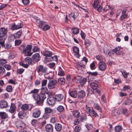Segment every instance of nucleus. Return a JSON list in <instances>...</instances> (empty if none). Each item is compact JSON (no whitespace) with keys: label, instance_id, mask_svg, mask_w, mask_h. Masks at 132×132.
<instances>
[{"label":"nucleus","instance_id":"obj_1","mask_svg":"<svg viewBox=\"0 0 132 132\" xmlns=\"http://www.w3.org/2000/svg\"><path fill=\"white\" fill-rule=\"evenodd\" d=\"M38 89H34L31 91L30 93L32 94V97L36 101L37 103L40 105L43 103L46 97L44 93H41L39 95L38 94Z\"/></svg>","mask_w":132,"mask_h":132},{"label":"nucleus","instance_id":"obj_2","mask_svg":"<svg viewBox=\"0 0 132 132\" xmlns=\"http://www.w3.org/2000/svg\"><path fill=\"white\" fill-rule=\"evenodd\" d=\"M32 62L31 59L29 57H27L24 59V62H20L19 63V64L20 65L25 68H27L28 67V64H30Z\"/></svg>","mask_w":132,"mask_h":132},{"label":"nucleus","instance_id":"obj_3","mask_svg":"<svg viewBox=\"0 0 132 132\" xmlns=\"http://www.w3.org/2000/svg\"><path fill=\"white\" fill-rule=\"evenodd\" d=\"M32 46L31 45H27L26 48L23 50L22 53L26 56H31L32 54L31 49Z\"/></svg>","mask_w":132,"mask_h":132},{"label":"nucleus","instance_id":"obj_4","mask_svg":"<svg viewBox=\"0 0 132 132\" xmlns=\"http://www.w3.org/2000/svg\"><path fill=\"white\" fill-rule=\"evenodd\" d=\"M122 49L119 46L116 47L114 49L112 50L111 52H114L118 55H120L121 56H123L125 54L122 50Z\"/></svg>","mask_w":132,"mask_h":132},{"label":"nucleus","instance_id":"obj_5","mask_svg":"<svg viewBox=\"0 0 132 132\" xmlns=\"http://www.w3.org/2000/svg\"><path fill=\"white\" fill-rule=\"evenodd\" d=\"M114 9L113 8L110 6H109L107 5L104 9V12L105 13L110 12V16H112L114 14Z\"/></svg>","mask_w":132,"mask_h":132},{"label":"nucleus","instance_id":"obj_6","mask_svg":"<svg viewBox=\"0 0 132 132\" xmlns=\"http://www.w3.org/2000/svg\"><path fill=\"white\" fill-rule=\"evenodd\" d=\"M57 83V81L55 80H50L48 84V88L50 89H52L55 87V85Z\"/></svg>","mask_w":132,"mask_h":132},{"label":"nucleus","instance_id":"obj_7","mask_svg":"<svg viewBox=\"0 0 132 132\" xmlns=\"http://www.w3.org/2000/svg\"><path fill=\"white\" fill-rule=\"evenodd\" d=\"M23 25L21 23H14L12 25L11 27V29L12 30H16L22 28Z\"/></svg>","mask_w":132,"mask_h":132},{"label":"nucleus","instance_id":"obj_8","mask_svg":"<svg viewBox=\"0 0 132 132\" xmlns=\"http://www.w3.org/2000/svg\"><path fill=\"white\" fill-rule=\"evenodd\" d=\"M106 65L104 62H99L98 67L101 70L104 71L105 70L106 68Z\"/></svg>","mask_w":132,"mask_h":132},{"label":"nucleus","instance_id":"obj_9","mask_svg":"<svg viewBox=\"0 0 132 132\" xmlns=\"http://www.w3.org/2000/svg\"><path fill=\"white\" fill-rule=\"evenodd\" d=\"M45 130L47 132H52L53 131V127L51 124H48L45 127Z\"/></svg>","mask_w":132,"mask_h":132},{"label":"nucleus","instance_id":"obj_10","mask_svg":"<svg viewBox=\"0 0 132 132\" xmlns=\"http://www.w3.org/2000/svg\"><path fill=\"white\" fill-rule=\"evenodd\" d=\"M47 102L50 105H52L55 103V99L54 97H50L47 99Z\"/></svg>","mask_w":132,"mask_h":132},{"label":"nucleus","instance_id":"obj_11","mask_svg":"<svg viewBox=\"0 0 132 132\" xmlns=\"http://www.w3.org/2000/svg\"><path fill=\"white\" fill-rule=\"evenodd\" d=\"M63 94H59L55 95L54 97L56 101L59 102L63 99Z\"/></svg>","mask_w":132,"mask_h":132},{"label":"nucleus","instance_id":"obj_12","mask_svg":"<svg viewBox=\"0 0 132 132\" xmlns=\"http://www.w3.org/2000/svg\"><path fill=\"white\" fill-rule=\"evenodd\" d=\"M47 69L45 68L44 67L42 66H39L37 69V71L39 73L40 72L45 73L46 72Z\"/></svg>","mask_w":132,"mask_h":132},{"label":"nucleus","instance_id":"obj_13","mask_svg":"<svg viewBox=\"0 0 132 132\" xmlns=\"http://www.w3.org/2000/svg\"><path fill=\"white\" fill-rule=\"evenodd\" d=\"M36 22L38 24L39 27L40 28H42L43 25L46 23V22L45 21H40L38 18L36 19Z\"/></svg>","mask_w":132,"mask_h":132},{"label":"nucleus","instance_id":"obj_14","mask_svg":"<svg viewBox=\"0 0 132 132\" xmlns=\"http://www.w3.org/2000/svg\"><path fill=\"white\" fill-rule=\"evenodd\" d=\"M86 95L85 92L81 90L78 93V98L79 99H82L84 98Z\"/></svg>","mask_w":132,"mask_h":132},{"label":"nucleus","instance_id":"obj_15","mask_svg":"<svg viewBox=\"0 0 132 132\" xmlns=\"http://www.w3.org/2000/svg\"><path fill=\"white\" fill-rule=\"evenodd\" d=\"M40 111L37 109H36L33 113V116L35 118L38 117L40 116Z\"/></svg>","mask_w":132,"mask_h":132},{"label":"nucleus","instance_id":"obj_16","mask_svg":"<svg viewBox=\"0 0 132 132\" xmlns=\"http://www.w3.org/2000/svg\"><path fill=\"white\" fill-rule=\"evenodd\" d=\"M8 106L7 102L3 100L0 102V107L2 108H6Z\"/></svg>","mask_w":132,"mask_h":132},{"label":"nucleus","instance_id":"obj_17","mask_svg":"<svg viewBox=\"0 0 132 132\" xmlns=\"http://www.w3.org/2000/svg\"><path fill=\"white\" fill-rule=\"evenodd\" d=\"M16 127L18 128H24L25 127V124L22 121H21L17 122L16 123Z\"/></svg>","mask_w":132,"mask_h":132},{"label":"nucleus","instance_id":"obj_18","mask_svg":"<svg viewBox=\"0 0 132 132\" xmlns=\"http://www.w3.org/2000/svg\"><path fill=\"white\" fill-rule=\"evenodd\" d=\"M127 10L125 9L123 10L122 13V15L120 16V20H122L124 19L127 16L126 14Z\"/></svg>","mask_w":132,"mask_h":132},{"label":"nucleus","instance_id":"obj_19","mask_svg":"<svg viewBox=\"0 0 132 132\" xmlns=\"http://www.w3.org/2000/svg\"><path fill=\"white\" fill-rule=\"evenodd\" d=\"M33 59L36 61H38L40 59V55L38 53H36L32 56Z\"/></svg>","mask_w":132,"mask_h":132},{"label":"nucleus","instance_id":"obj_20","mask_svg":"<svg viewBox=\"0 0 132 132\" xmlns=\"http://www.w3.org/2000/svg\"><path fill=\"white\" fill-rule=\"evenodd\" d=\"M69 94L70 96L72 97L75 98L77 96V92L75 90L69 92Z\"/></svg>","mask_w":132,"mask_h":132},{"label":"nucleus","instance_id":"obj_21","mask_svg":"<svg viewBox=\"0 0 132 132\" xmlns=\"http://www.w3.org/2000/svg\"><path fill=\"white\" fill-rule=\"evenodd\" d=\"M44 55L47 57H50L52 55V52L47 51H45L43 52Z\"/></svg>","mask_w":132,"mask_h":132},{"label":"nucleus","instance_id":"obj_22","mask_svg":"<svg viewBox=\"0 0 132 132\" xmlns=\"http://www.w3.org/2000/svg\"><path fill=\"white\" fill-rule=\"evenodd\" d=\"M16 109V107L12 103L10 107V109L9 110V112L12 113H13L15 111Z\"/></svg>","mask_w":132,"mask_h":132},{"label":"nucleus","instance_id":"obj_23","mask_svg":"<svg viewBox=\"0 0 132 132\" xmlns=\"http://www.w3.org/2000/svg\"><path fill=\"white\" fill-rule=\"evenodd\" d=\"M44 74V76L45 78L49 79H51L53 77L51 73H46V72Z\"/></svg>","mask_w":132,"mask_h":132},{"label":"nucleus","instance_id":"obj_24","mask_svg":"<svg viewBox=\"0 0 132 132\" xmlns=\"http://www.w3.org/2000/svg\"><path fill=\"white\" fill-rule=\"evenodd\" d=\"M62 126L61 124L59 123H56L55 125V128L56 131H59L62 129Z\"/></svg>","mask_w":132,"mask_h":132},{"label":"nucleus","instance_id":"obj_25","mask_svg":"<svg viewBox=\"0 0 132 132\" xmlns=\"http://www.w3.org/2000/svg\"><path fill=\"white\" fill-rule=\"evenodd\" d=\"M7 30L4 28H1L0 29V33L5 36H7Z\"/></svg>","mask_w":132,"mask_h":132},{"label":"nucleus","instance_id":"obj_26","mask_svg":"<svg viewBox=\"0 0 132 132\" xmlns=\"http://www.w3.org/2000/svg\"><path fill=\"white\" fill-rule=\"evenodd\" d=\"M132 103L131 100L129 98H127L125 99L124 102V104L127 105H130Z\"/></svg>","mask_w":132,"mask_h":132},{"label":"nucleus","instance_id":"obj_27","mask_svg":"<svg viewBox=\"0 0 132 132\" xmlns=\"http://www.w3.org/2000/svg\"><path fill=\"white\" fill-rule=\"evenodd\" d=\"M64 73L60 67H59L58 75L60 76H63L64 75Z\"/></svg>","mask_w":132,"mask_h":132},{"label":"nucleus","instance_id":"obj_28","mask_svg":"<svg viewBox=\"0 0 132 132\" xmlns=\"http://www.w3.org/2000/svg\"><path fill=\"white\" fill-rule=\"evenodd\" d=\"M22 33L21 30H19L17 31L14 35V37L16 38H19L21 37Z\"/></svg>","mask_w":132,"mask_h":132},{"label":"nucleus","instance_id":"obj_29","mask_svg":"<svg viewBox=\"0 0 132 132\" xmlns=\"http://www.w3.org/2000/svg\"><path fill=\"white\" fill-rule=\"evenodd\" d=\"M90 87L93 89L96 90L98 88V85L94 82H91L90 84Z\"/></svg>","mask_w":132,"mask_h":132},{"label":"nucleus","instance_id":"obj_30","mask_svg":"<svg viewBox=\"0 0 132 132\" xmlns=\"http://www.w3.org/2000/svg\"><path fill=\"white\" fill-rule=\"evenodd\" d=\"M82 77L80 76H77L74 77L73 79L74 82H77L79 81Z\"/></svg>","mask_w":132,"mask_h":132},{"label":"nucleus","instance_id":"obj_31","mask_svg":"<svg viewBox=\"0 0 132 132\" xmlns=\"http://www.w3.org/2000/svg\"><path fill=\"white\" fill-rule=\"evenodd\" d=\"M112 115L114 116H118L119 114V112L118 109H116L113 110L112 112Z\"/></svg>","mask_w":132,"mask_h":132},{"label":"nucleus","instance_id":"obj_32","mask_svg":"<svg viewBox=\"0 0 132 132\" xmlns=\"http://www.w3.org/2000/svg\"><path fill=\"white\" fill-rule=\"evenodd\" d=\"M58 82L61 85H63L65 83V79L64 78H59L58 80Z\"/></svg>","mask_w":132,"mask_h":132},{"label":"nucleus","instance_id":"obj_33","mask_svg":"<svg viewBox=\"0 0 132 132\" xmlns=\"http://www.w3.org/2000/svg\"><path fill=\"white\" fill-rule=\"evenodd\" d=\"M86 78L81 77L79 82L82 86L85 84L86 81Z\"/></svg>","mask_w":132,"mask_h":132},{"label":"nucleus","instance_id":"obj_34","mask_svg":"<svg viewBox=\"0 0 132 132\" xmlns=\"http://www.w3.org/2000/svg\"><path fill=\"white\" fill-rule=\"evenodd\" d=\"M122 129V127L118 126H116L115 128V130L116 132H120L121 131Z\"/></svg>","mask_w":132,"mask_h":132},{"label":"nucleus","instance_id":"obj_35","mask_svg":"<svg viewBox=\"0 0 132 132\" xmlns=\"http://www.w3.org/2000/svg\"><path fill=\"white\" fill-rule=\"evenodd\" d=\"M73 115L76 117H78L79 116V112L77 110L73 111L72 112Z\"/></svg>","mask_w":132,"mask_h":132},{"label":"nucleus","instance_id":"obj_36","mask_svg":"<svg viewBox=\"0 0 132 132\" xmlns=\"http://www.w3.org/2000/svg\"><path fill=\"white\" fill-rule=\"evenodd\" d=\"M72 31L74 34H77L79 32V30L76 28H73L72 29Z\"/></svg>","mask_w":132,"mask_h":132},{"label":"nucleus","instance_id":"obj_37","mask_svg":"<svg viewBox=\"0 0 132 132\" xmlns=\"http://www.w3.org/2000/svg\"><path fill=\"white\" fill-rule=\"evenodd\" d=\"M91 116L96 117L98 116V114L94 111V110L92 108V110L89 114Z\"/></svg>","mask_w":132,"mask_h":132},{"label":"nucleus","instance_id":"obj_38","mask_svg":"<svg viewBox=\"0 0 132 132\" xmlns=\"http://www.w3.org/2000/svg\"><path fill=\"white\" fill-rule=\"evenodd\" d=\"M29 108L28 105L26 104L23 105L21 107V109L24 111H26L28 110Z\"/></svg>","mask_w":132,"mask_h":132},{"label":"nucleus","instance_id":"obj_39","mask_svg":"<svg viewBox=\"0 0 132 132\" xmlns=\"http://www.w3.org/2000/svg\"><path fill=\"white\" fill-rule=\"evenodd\" d=\"M92 110V108L91 109L90 107L88 106L87 105L86 106L85 111L87 113L89 114Z\"/></svg>","mask_w":132,"mask_h":132},{"label":"nucleus","instance_id":"obj_40","mask_svg":"<svg viewBox=\"0 0 132 132\" xmlns=\"http://www.w3.org/2000/svg\"><path fill=\"white\" fill-rule=\"evenodd\" d=\"M71 16L74 19L77 17L78 15V13L77 12H75L74 13H72L71 14Z\"/></svg>","mask_w":132,"mask_h":132},{"label":"nucleus","instance_id":"obj_41","mask_svg":"<svg viewBox=\"0 0 132 132\" xmlns=\"http://www.w3.org/2000/svg\"><path fill=\"white\" fill-rule=\"evenodd\" d=\"M1 117L2 119H5L8 116L7 114L5 112H2Z\"/></svg>","mask_w":132,"mask_h":132},{"label":"nucleus","instance_id":"obj_42","mask_svg":"<svg viewBox=\"0 0 132 132\" xmlns=\"http://www.w3.org/2000/svg\"><path fill=\"white\" fill-rule=\"evenodd\" d=\"M94 79V77L92 76L89 75L88 76L87 78L86 79H87L88 82L91 81L93 80Z\"/></svg>","mask_w":132,"mask_h":132},{"label":"nucleus","instance_id":"obj_43","mask_svg":"<svg viewBox=\"0 0 132 132\" xmlns=\"http://www.w3.org/2000/svg\"><path fill=\"white\" fill-rule=\"evenodd\" d=\"M64 107L62 105H60L57 108V110L60 112L64 110Z\"/></svg>","mask_w":132,"mask_h":132},{"label":"nucleus","instance_id":"obj_44","mask_svg":"<svg viewBox=\"0 0 132 132\" xmlns=\"http://www.w3.org/2000/svg\"><path fill=\"white\" fill-rule=\"evenodd\" d=\"M7 37V36H5L0 33V40H4Z\"/></svg>","mask_w":132,"mask_h":132},{"label":"nucleus","instance_id":"obj_45","mask_svg":"<svg viewBox=\"0 0 132 132\" xmlns=\"http://www.w3.org/2000/svg\"><path fill=\"white\" fill-rule=\"evenodd\" d=\"M45 112L49 114L52 112V109L50 108H46L45 109Z\"/></svg>","mask_w":132,"mask_h":132},{"label":"nucleus","instance_id":"obj_46","mask_svg":"<svg viewBox=\"0 0 132 132\" xmlns=\"http://www.w3.org/2000/svg\"><path fill=\"white\" fill-rule=\"evenodd\" d=\"M94 106L95 109L99 110L100 112H102V110L101 109V108L97 104L94 103Z\"/></svg>","mask_w":132,"mask_h":132},{"label":"nucleus","instance_id":"obj_47","mask_svg":"<svg viewBox=\"0 0 132 132\" xmlns=\"http://www.w3.org/2000/svg\"><path fill=\"white\" fill-rule=\"evenodd\" d=\"M73 51L75 53L77 54L79 53V48L76 46L74 47H73Z\"/></svg>","mask_w":132,"mask_h":132},{"label":"nucleus","instance_id":"obj_48","mask_svg":"<svg viewBox=\"0 0 132 132\" xmlns=\"http://www.w3.org/2000/svg\"><path fill=\"white\" fill-rule=\"evenodd\" d=\"M98 3L99 0H95L93 4V6L94 8L96 7L98 5Z\"/></svg>","mask_w":132,"mask_h":132},{"label":"nucleus","instance_id":"obj_49","mask_svg":"<svg viewBox=\"0 0 132 132\" xmlns=\"http://www.w3.org/2000/svg\"><path fill=\"white\" fill-rule=\"evenodd\" d=\"M121 73L122 75L125 78H127L128 75L129 74L128 73H127L126 71L124 70L122 71Z\"/></svg>","mask_w":132,"mask_h":132},{"label":"nucleus","instance_id":"obj_50","mask_svg":"<svg viewBox=\"0 0 132 132\" xmlns=\"http://www.w3.org/2000/svg\"><path fill=\"white\" fill-rule=\"evenodd\" d=\"M94 8L98 12H100L102 11V7L100 5H98Z\"/></svg>","mask_w":132,"mask_h":132},{"label":"nucleus","instance_id":"obj_51","mask_svg":"<svg viewBox=\"0 0 132 132\" xmlns=\"http://www.w3.org/2000/svg\"><path fill=\"white\" fill-rule=\"evenodd\" d=\"M42 92H44L45 93H47L48 92V89L47 88L42 87L41 88Z\"/></svg>","mask_w":132,"mask_h":132},{"label":"nucleus","instance_id":"obj_52","mask_svg":"<svg viewBox=\"0 0 132 132\" xmlns=\"http://www.w3.org/2000/svg\"><path fill=\"white\" fill-rule=\"evenodd\" d=\"M87 73L90 75H92L94 76H95L97 75L98 73L96 72H87Z\"/></svg>","mask_w":132,"mask_h":132},{"label":"nucleus","instance_id":"obj_53","mask_svg":"<svg viewBox=\"0 0 132 132\" xmlns=\"http://www.w3.org/2000/svg\"><path fill=\"white\" fill-rule=\"evenodd\" d=\"M50 26L48 24L45 25L43 28V30L46 31L50 29Z\"/></svg>","mask_w":132,"mask_h":132},{"label":"nucleus","instance_id":"obj_54","mask_svg":"<svg viewBox=\"0 0 132 132\" xmlns=\"http://www.w3.org/2000/svg\"><path fill=\"white\" fill-rule=\"evenodd\" d=\"M81 129L80 127L78 125L76 126L75 128V132H79Z\"/></svg>","mask_w":132,"mask_h":132},{"label":"nucleus","instance_id":"obj_55","mask_svg":"<svg viewBox=\"0 0 132 132\" xmlns=\"http://www.w3.org/2000/svg\"><path fill=\"white\" fill-rule=\"evenodd\" d=\"M111 52V51L110 52L109 50L106 48L105 47L104 48V53L105 54H108L109 55V53Z\"/></svg>","mask_w":132,"mask_h":132},{"label":"nucleus","instance_id":"obj_56","mask_svg":"<svg viewBox=\"0 0 132 132\" xmlns=\"http://www.w3.org/2000/svg\"><path fill=\"white\" fill-rule=\"evenodd\" d=\"M50 114L47 113L45 112V113L44 114L43 117L45 119H47L49 117Z\"/></svg>","mask_w":132,"mask_h":132},{"label":"nucleus","instance_id":"obj_57","mask_svg":"<svg viewBox=\"0 0 132 132\" xmlns=\"http://www.w3.org/2000/svg\"><path fill=\"white\" fill-rule=\"evenodd\" d=\"M6 90L9 92H11L12 90V88L11 86L9 85L7 86L6 88Z\"/></svg>","mask_w":132,"mask_h":132},{"label":"nucleus","instance_id":"obj_58","mask_svg":"<svg viewBox=\"0 0 132 132\" xmlns=\"http://www.w3.org/2000/svg\"><path fill=\"white\" fill-rule=\"evenodd\" d=\"M22 1L23 4L25 5H27L29 3V0H22Z\"/></svg>","mask_w":132,"mask_h":132},{"label":"nucleus","instance_id":"obj_59","mask_svg":"<svg viewBox=\"0 0 132 132\" xmlns=\"http://www.w3.org/2000/svg\"><path fill=\"white\" fill-rule=\"evenodd\" d=\"M39 49L37 46H34L32 49V51L34 52H36L38 51Z\"/></svg>","mask_w":132,"mask_h":132},{"label":"nucleus","instance_id":"obj_60","mask_svg":"<svg viewBox=\"0 0 132 132\" xmlns=\"http://www.w3.org/2000/svg\"><path fill=\"white\" fill-rule=\"evenodd\" d=\"M130 88V87L129 86H125L123 87V90L125 91L126 90L129 89Z\"/></svg>","mask_w":132,"mask_h":132},{"label":"nucleus","instance_id":"obj_61","mask_svg":"<svg viewBox=\"0 0 132 132\" xmlns=\"http://www.w3.org/2000/svg\"><path fill=\"white\" fill-rule=\"evenodd\" d=\"M24 71V69H18L17 71L18 73L21 74L23 73Z\"/></svg>","mask_w":132,"mask_h":132},{"label":"nucleus","instance_id":"obj_62","mask_svg":"<svg viewBox=\"0 0 132 132\" xmlns=\"http://www.w3.org/2000/svg\"><path fill=\"white\" fill-rule=\"evenodd\" d=\"M90 67L92 70H94L95 68V64L94 62H93L91 64Z\"/></svg>","mask_w":132,"mask_h":132},{"label":"nucleus","instance_id":"obj_63","mask_svg":"<svg viewBox=\"0 0 132 132\" xmlns=\"http://www.w3.org/2000/svg\"><path fill=\"white\" fill-rule=\"evenodd\" d=\"M47 80H43L42 81V86H45L47 84Z\"/></svg>","mask_w":132,"mask_h":132},{"label":"nucleus","instance_id":"obj_64","mask_svg":"<svg viewBox=\"0 0 132 132\" xmlns=\"http://www.w3.org/2000/svg\"><path fill=\"white\" fill-rule=\"evenodd\" d=\"M11 47V45L10 43H8L4 46L5 48L7 49Z\"/></svg>","mask_w":132,"mask_h":132}]
</instances>
